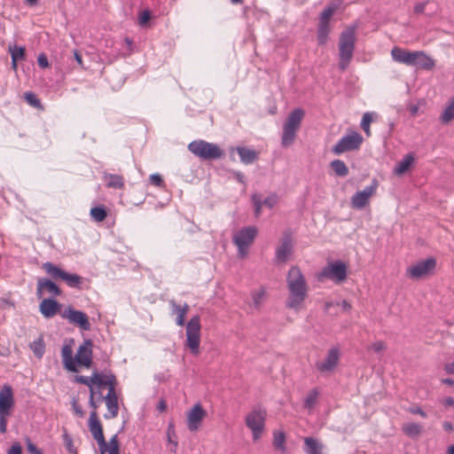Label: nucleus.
Wrapping results in <instances>:
<instances>
[{"label": "nucleus", "instance_id": "obj_10", "mask_svg": "<svg viewBox=\"0 0 454 454\" xmlns=\"http://www.w3.org/2000/svg\"><path fill=\"white\" fill-rule=\"evenodd\" d=\"M200 317L193 316L186 325V346L193 355L200 354Z\"/></svg>", "mask_w": 454, "mask_h": 454}, {"label": "nucleus", "instance_id": "obj_19", "mask_svg": "<svg viewBox=\"0 0 454 454\" xmlns=\"http://www.w3.org/2000/svg\"><path fill=\"white\" fill-rule=\"evenodd\" d=\"M206 417V411L200 403L195 404L187 414V427L190 431H197Z\"/></svg>", "mask_w": 454, "mask_h": 454}, {"label": "nucleus", "instance_id": "obj_20", "mask_svg": "<svg viewBox=\"0 0 454 454\" xmlns=\"http://www.w3.org/2000/svg\"><path fill=\"white\" fill-rule=\"evenodd\" d=\"M339 358V349L337 348H332L328 350L325 360L317 364V368L320 372H333L338 364Z\"/></svg>", "mask_w": 454, "mask_h": 454}, {"label": "nucleus", "instance_id": "obj_3", "mask_svg": "<svg viewBox=\"0 0 454 454\" xmlns=\"http://www.w3.org/2000/svg\"><path fill=\"white\" fill-rule=\"evenodd\" d=\"M356 26H351L340 33L339 42V67L341 71H345L348 68L353 58L356 43Z\"/></svg>", "mask_w": 454, "mask_h": 454}, {"label": "nucleus", "instance_id": "obj_18", "mask_svg": "<svg viewBox=\"0 0 454 454\" xmlns=\"http://www.w3.org/2000/svg\"><path fill=\"white\" fill-rule=\"evenodd\" d=\"M110 375L113 373H102L98 372H93L90 377L79 375L75 377V381L83 385H86L90 388V392L96 390L95 386L98 387H104L106 380L110 379Z\"/></svg>", "mask_w": 454, "mask_h": 454}, {"label": "nucleus", "instance_id": "obj_26", "mask_svg": "<svg viewBox=\"0 0 454 454\" xmlns=\"http://www.w3.org/2000/svg\"><path fill=\"white\" fill-rule=\"evenodd\" d=\"M304 451L306 454H325L324 444L313 437L304 438Z\"/></svg>", "mask_w": 454, "mask_h": 454}, {"label": "nucleus", "instance_id": "obj_34", "mask_svg": "<svg viewBox=\"0 0 454 454\" xmlns=\"http://www.w3.org/2000/svg\"><path fill=\"white\" fill-rule=\"evenodd\" d=\"M319 395L320 393L317 388H313L312 390H310L304 400V408L311 411L317 403Z\"/></svg>", "mask_w": 454, "mask_h": 454}, {"label": "nucleus", "instance_id": "obj_7", "mask_svg": "<svg viewBox=\"0 0 454 454\" xmlns=\"http://www.w3.org/2000/svg\"><path fill=\"white\" fill-rule=\"evenodd\" d=\"M266 415V410L257 406L246 416L245 423L252 431L254 441H257L261 438L265 427Z\"/></svg>", "mask_w": 454, "mask_h": 454}, {"label": "nucleus", "instance_id": "obj_57", "mask_svg": "<svg viewBox=\"0 0 454 454\" xmlns=\"http://www.w3.org/2000/svg\"><path fill=\"white\" fill-rule=\"evenodd\" d=\"M409 411L412 414L420 415L423 418L427 417L426 412L419 406L411 407L409 409Z\"/></svg>", "mask_w": 454, "mask_h": 454}, {"label": "nucleus", "instance_id": "obj_43", "mask_svg": "<svg viewBox=\"0 0 454 454\" xmlns=\"http://www.w3.org/2000/svg\"><path fill=\"white\" fill-rule=\"evenodd\" d=\"M63 441L69 454H77V450L74 445L72 436L66 430L63 434Z\"/></svg>", "mask_w": 454, "mask_h": 454}, {"label": "nucleus", "instance_id": "obj_55", "mask_svg": "<svg viewBox=\"0 0 454 454\" xmlns=\"http://www.w3.org/2000/svg\"><path fill=\"white\" fill-rule=\"evenodd\" d=\"M428 0L426 2L419 3L414 6V12L417 14L423 13L426 8V5L427 4Z\"/></svg>", "mask_w": 454, "mask_h": 454}, {"label": "nucleus", "instance_id": "obj_31", "mask_svg": "<svg viewBox=\"0 0 454 454\" xmlns=\"http://www.w3.org/2000/svg\"><path fill=\"white\" fill-rule=\"evenodd\" d=\"M273 446L282 453L286 452V435L284 432L275 431L273 433Z\"/></svg>", "mask_w": 454, "mask_h": 454}, {"label": "nucleus", "instance_id": "obj_17", "mask_svg": "<svg viewBox=\"0 0 454 454\" xmlns=\"http://www.w3.org/2000/svg\"><path fill=\"white\" fill-rule=\"evenodd\" d=\"M378 182L373 180L372 184L364 190L356 192L351 198V207L355 209H362L368 203L370 198L376 193Z\"/></svg>", "mask_w": 454, "mask_h": 454}, {"label": "nucleus", "instance_id": "obj_5", "mask_svg": "<svg viewBox=\"0 0 454 454\" xmlns=\"http://www.w3.org/2000/svg\"><path fill=\"white\" fill-rule=\"evenodd\" d=\"M188 150L196 157L204 160H217L224 154L217 145L201 139L191 142L188 145Z\"/></svg>", "mask_w": 454, "mask_h": 454}, {"label": "nucleus", "instance_id": "obj_45", "mask_svg": "<svg viewBox=\"0 0 454 454\" xmlns=\"http://www.w3.org/2000/svg\"><path fill=\"white\" fill-rule=\"evenodd\" d=\"M372 121V113H365L363 115L362 121H361V128L365 132L367 136H370V124Z\"/></svg>", "mask_w": 454, "mask_h": 454}, {"label": "nucleus", "instance_id": "obj_40", "mask_svg": "<svg viewBox=\"0 0 454 454\" xmlns=\"http://www.w3.org/2000/svg\"><path fill=\"white\" fill-rule=\"evenodd\" d=\"M25 48L18 47L17 45H10L9 52L11 54L12 59L14 61L23 60L25 59Z\"/></svg>", "mask_w": 454, "mask_h": 454}, {"label": "nucleus", "instance_id": "obj_59", "mask_svg": "<svg viewBox=\"0 0 454 454\" xmlns=\"http://www.w3.org/2000/svg\"><path fill=\"white\" fill-rule=\"evenodd\" d=\"M408 109L411 116H416L419 110V105H410Z\"/></svg>", "mask_w": 454, "mask_h": 454}, {"label": "nucleus", "instance_id": "obj_24", "mask_svg": "<svg viewBox=\"0 0 454 454\" xmlns=\"http://www.w3.org/2000/svg\"><path fill=\"white\" fill-rule=\"evenodd\" d=\"M293 245L290 235H285L280 246L276 250V259L278 262H285L292 254Z\"/></svg>", "mask_w": 454, "mask_h": 454}, {"label": "nucleus", "instance_id": "obj_9", "mask_svg": "<svg viewBox=\"0 0 454 454\" xmlns=\"http://www.w3.org/2000/svg\"><path fill=\"white\" fill-rule=\"evenodd\" d=\"M257 235V228L255 226H247L240 229L233 236V243L238 247V254L243 258L247 254L249 247L253 244Z\"/></svg>", "mask_w": 454, "mask_h": 454}, {"label": "nucleus", "instance_id": "obj_62", "mask_svg": "<svg viewBox=\"0 0 454 454\" xmlns=\"http://www.w3.org/2000/svg\"><path fill=\"white\" fill-rule=\"evenodd\" d=\"M444 369L448 373L454 374V363L446 364Z\"/></svg>", "mask_w": 454, "mask_h": 454}, {"label": "nucleus", "instance_id": "obj_47", "mask_svg": "<svg viewBox=\"0 0 454 454\" xmlns=\"http://www.w3.org/2000/svg\"><path fill=\"white\" fill-rule=\"evenodd\" d=\"M252 202H253L254 207V214L256 216H259V215L261 214L262 207L261 197L257 194H254L252 196Z\"/></svg>", "mask_w": 454, "mask_h": 454}, {"label": "nucleus", "instance_id": "obj_56", "mask_svg": "<svg viewBox=\"0 0 454 454\" xmlns=\"http://www.w3.org/2000/svg\"><path fill=\"white\" fill-rule=\"evenodd\" d=\"M37 62H38V65L43 68L49 67V62H48L47 57L44 54L39 55L38 59H37Z\"/></svg>", "mask_w": 454, "mask_h": 454}, {"label": "nucleus", "instance_id": "obj_64", "mask_svg": "<svg viewBox=\"0 0 454 454\" xmlns=\"http://www.w3.org/2000/svg\"><path fill=\"white\" fill-rule=\"evenodd\" d=\"M442 382L446 385L454 386V380L450 378L442 380Z\"/></svg>", "mask_w": 454, "mask_h": 454}, {"label": "nucleus", "instance_id": "obj_51", "mask_svg": "<svg viewBox=\"0 0 454 454\" xmlns=\"http://www.w3.org/2000/svg\"><path fill=\"white\" fill-rule=\"evenodd\" d=\"M96 393V390H92L90 393L89 404L93 409L92 411H97V409L98 407V403L95 398Z\"/></svg>", "mask_w": 454, "mask_h": 454}, {"label": "nucleus", "instance_id": "obj_36", "mask_svg": "<svg viewBox=\"0 0 454 454\" xmlns=\"http://www.w3.org/2000/svg\"><path fill=\"white\" fill-rule=\"evenodd\" d=\"M169 304L172 308V314H176V323L179 326L184 325L185 314L184 310H181V306L177 305L174 300L169 301Z\"/></svg>", "mask_w": 454, "mask_h": 454}, {"label": "nucleus", "instance_id": "obj_30", "mask_svg": "<svg viewBox=\"0 0 454 454\" xmlns=\"http://www.w3.org/2000/svg\"><path fill=\"white\" fill-rule=\"evenodd\" d=\"M442 123L446 124L454 120V97L451 98L440 116Z\"/></svg>", "mask_w": 454, "mask_h": 454}, {"label": "nucleus", "instance_id": "obj_50", "mask_svg": "<svg viewBox=\"0 0 454 454\" xmlns=\"http://www.w3.org/2000/svg\"><path fill=\"white\" fill-rule=\"evenodd\" d=\"M278 202V197L276 195H271L267 197L264 200H262L263 206L268 207L269 208H272Z\"/></svg>", "mask_w": 454, "mask_h": 454}, {"label": "nucleus", "instance_id": "obj_44", "mask_svg": "<svg viewBox=\"0 0 454 454\" xmlns=\"http://www.w3.org/2000/svg\"><path fill=\"white\" fill-rule=\"evenodd\" d=\"M265 297V289L263 287L259 288L252 293V300L256 308H259L262 303Z\"/></svg>", "mask_w": 454, "mask_h": 454}, {"label": "nucleus", "instance_id": "obj_61", "mask_svg": "<svg viewBox=\"0 0 454 454\" xmlns=\"http://www.w3.org/2000/svg\"><path fill=\"white\" fill-rule=\"evenodd\" d=\"M74 59L77 61L78 65L80 67H83V61L82 59V55L77 51H74Z\"/></svg>", "mask_w": 454, "mask_h": 454}, {"label": "nucleus", "instance_id": "obj_28", "mask_svg": "<svg viewBox=\"0 0 454 454\" xmlns=\"http://www.w3.org/2000/svg\"><path fill=\"white\" fill-rule=\"evenodd\" d=\"M236 151L242 163L246 165L252 164L258 158V154L254 150L247 147L238 146Z\"/></svg>", "mask_w": 454, "mask_h": 454}, {"label": "nucleus", "instance_id": "obj_48", "mask_svg": "<svg viewBox=\"0 0 454 454\" xmlns=\"http://www.w3.org/2000/svg\"><path fill=\"white\" fill-rule=\"evenodd\" d=\"M150 184L156 186V187H163L164 181L160 175L159 174H152L149 177Z\"/></svg>", "mask_w": 454, "mask_h": 454}, {"label": "nucleus", "instance_id": "obj_46", "mask_svg": "<svg viewBox=\"0 0 454 454\" xmlns=\"http://www.w3.org/2000/svg\"><path fill=\"white\" fill-rule=\"evenodd\" d=\"M106 451L120 452V446L117 434L113 435L109 440V442L107 443Z\"/></svg>", "mask_w": 454, "mask_h": 454}, {"label": "nucleus", "instance_id": "obj_13", "mask_svg": "<svg viewBox=\"0 0 454 454\" xmlns=\"http://www.w3.org/2000/svg\"><path fill=\"white\" fill-rule=\"evenodd\" d=\"M436 267V260L429 257L418 262L407 269V276L412 279H421L434 273Z\"/></svg>", "mask_w": 454, "mask_h": 454}, {"label": "nucleus", "instance_id": "obj_15", "mask_svg": "<svg viewBox=\"0 0 454 454\" xmlns=\"http://www.w3.org/2000/svg\"><path fill=\"white\" fill-rule=\"evenodd\" d=\"M88 426L93 438L98 442L100 454H106L107 450V442L105 439L103 427L98 418L97 411L90 412Z\"/></svg>", "mask_w": 454, "mask_h": 454}, {"label": "nucleus", "instance_id": "obj_27", "mask_svg": "<svg viewBox=\"0 0 454 454\" xmlns=\"http://www.w3.org/2000/svg\"><path fill=\"white\" fill-rule=\"evenodd\" d=\"M415 157L413 153L406 154L395 167L393 172L396 176H402L406 173L414 164Z\"/></svg>", "mask_w": 454, "mask_h": 454}, {"label": "nucleus", "instance_id": "obj_21", "mask_svg": "<svg viewBox=\"0 0 454 454\" xmlns=\"http://www.w3.org/2000/svg\"><path fill=\"white\" fill-rule=\"evenodd\" d=\"M45 293L51 294L54 296H59L61 294V290L51 279L39 278L37 281L36 295L41 298Z\"/></svg>", "mask_w": 454, "mask_h": 454}, {"label": "nucleus", "instance_id": "obj_49", "mask_svg": "<svg viewBox=\"0 0 454 454\" xmlns=\"http://www.w3.org/2000/svg\"><path fill=\"white\" fill-rule=\"evenodd\" d=\"M27 449L30 454H43L42 450H39L29 438L26 439Z\"/></svg>", "mask_w": 454, "mask_h": 454}, {"label": "nucleus", "instance_id": "obj_23", "mask_svg": "<svg viewBox=\"0 0 454 454\" xmlns=\"http://www.w3.org/2000/svg\"><path fill=\"white\" fill-rule=\"evenodd\" d=\"M61 305L52 298L43 299L40 305L39 310L45 318H51L60 311Z\"/></svg>", "mask_w": 454, "mask_h": 454}, {"label": "nucleus", "instance_id": "obj_22", "mask_svg": "<svg viewBox=\"0 0 454 454\" xmlns=\"http://www.w3.org/2000/svg\"><path fill=\"white\" fill-rule=\"evenodd\" d=\"M391 57L394 61L407 66H413L415 51H410L400 47H394L391 50Z\"/></svg>", "mask_w": 454, "mask_h": 454}, {"label": "nucleus", "instance_id": "obj_25", "mask_svg": "<svg viewBox=\"0 0 454 454\" xmlns=\"http://www.w3.org/2000/svg\"><path fill=\"white\" fill-rule=\"evenodd\" d=\"M414 67L425 70H432L435 67V61L423 51H416Z\"/></svg>", "mask_w": 454, "mask_h": 454}, {"label": "nucleus", "instance_id": "obj_41", "mask_svg": "<svg viewBox=\"0 0 454 454\" xmlns=\"http://www.w3.org/2000/svg\"><path fill=\"white\" fill-rule=\"evenodd\" d=\"M24 98L31 106L40 110L43 108L40 99L36 97V95L34 92H25Z\"/></svg>", "mask_w": 454, "mask_h": 454}, {"label": "nucleus", "instance_id": "obj_12", "mask_svg": "<svg viewBox=\"0 0 454 454\" xmlns=\"http://www.w3.org/2000/svg\"><path fill=\"white\" fill-rule=\"evenodd\" d=\"M347 278V266L340 261L329 263L317 275V280L323 282L325 279H331L336 283L344 281Z\"/></svg>", "mask_w": 454, "mask_h": 454}, {"label": "nucleus", "instance_id": "obj_4", "mask_svg": "<svg viewBox=\"0 0 454 454\" xmlns=\"http://www.w3.org/2000/svg\"><path fill=\"white\" fill-rule=\"evenodd\" d=\"M304 114L305 113L301 108H296L289 114L283 125V134L281 137L283 146L287 147L294 143L296 132L301 126Z\"/></svg>", "mask_w": 454, "mask_h": 454}, {"label": "nucleus", "instance_id": "obj_53", "mask_svg": "<svg viewBox=\"0 0 454 454\" xmlns=\"http://www.w3.org/2000/svg\"><path fill=\"white\" fill-rule=\"evenodd\" d=\"M7 454H22V448L19 442H14L8 450Z\"/></svg>", "mask_w": 454, "mask_h": 454}, {"label": "nucleus", "instance_id": "obj_39", "mask_svg": "<svg viewBox=\"0 0 454 454\" xmlns=\"http://www.w3.org/2000/svg\"><path fill=\"white\" fill-rule=\"evenodd\" d=\"M30 348L32 349V351L34 352V354L36 357L41 358L43 356L44 351H45V346H44L43 339L39 338V339L34 340L30 344Z\"/></svg>", "mask_w": 454, "mask_h": 454}, {"label": "nucleus", "instance_id": "obj_60", "mask_svg": "<svg viewBox=\"0 0 454 454\" xmlns=\"http://www.w3.org/2000/svg\"><path fill=\"white\" fill-rule=\"evenodd\" d=\"M124 43L127 45L129 52H132L133 51V41L129 37H125Z\"/></svg>", "mask_w": 454, "mask_h": 454}, {"label": "nucleus", "instance_id": "obj_63", "mask_svg": "<svg viewBox=\"0 0 454 454\" xmlns=\"http://www.w3.org/2000/svg\"><path fill=\"white\" fill-rule=\"evenodd\" d=\"M442 427H443V429L447 432H451L453 431V425L451 422L450 421H445L443 422L442 424Z\"/></svg>", "mask_w": 454, "mask_h": 454}, {"label": "nucleus", "instance_id": "obj_37", "mask_svg": "<svg viewBox=\"0 0 454 454\" xmlns=\"http://www.w3.org/2000/svg\"><path fill=\"white\" fill-rule=\"evenodd\" d=\"M330 25L328 23H320L317 30V40L319 44H325L328 39Z\"/></svg>", "mask_w": 454, "mask_h": 454}, {"label": "nucleus", "instance_id": "obj_14", "mask_svg": "<svg viewBox=\"0 0 454 454\" xmlns=\"http://www.w3.org/2000/svg\"><path fill=\"white\" fill-rule=\"evenodd\" d=\"M362 142L363 137L356 131H352L342 137L333 147L332 151L334 154L340 155L345 152L358 149Z\"/></svg>", "mask_w": 454, "mask_h": 454}, {"label": "nucleus", "instance_id": "obj_38", "mask_svg": "<svg viewBox=\"0 0 454 454\" xmlns=\"http://www.w3.org/2000/svg\"><path fill=\"white\" fill-rule=\"evenodd\" d=\"M403 432L410 437H416L422 432V427L417 423H408L403 426Z\"/></svg>", "mask_w": 454, "mask_h": 454}, {"label": "nucleus", "instance_id": "obj_52", "mask_svg": "<svg viewBox=\"0 0 454 454\" xmlns=\"http://www.w3.org/2000/svg\"><path fill=\"white\" fill-rule=\"evenodd\" d=\"M371 348L376 353H379L386 349V345L383 341L378 340L372 344Z\"/></svg>", "mask_w": 454, "mask_h": 454}, {"label": "nucleus", "instance_id": "obj_35", "mask_svg": "<svg viewBox=\"0 0 454 454\" xmlns=\"http://www.w3.org/2000/svg\"><path fill=\"white\" fill-rule=\"evenodd\" d=\"M332 169L334 171L336 176H346L348 174V168L344 163V161L340 160H334L330 164Z\"/></svg>", "mask_w": 454, "mask_h": 454}, {"label": "nucleus", "instance_id": "obj_58", "mask_svg": "<svg viewBox=\"0 0 454 454\" xmlns=\"http://www.w3.org/2000/svg\"><path fill=\"white\" fill-rule=\"evenodd\" d=\"M72 406H73V409L74 411V412L79 416V417H83L84 415V412L82 409V407L78 404V403L74 400L73 403H72Z\"/></svg>", "mask_w": 454, "mask_h": 454}, {"label": "nucleus", "instance_id": "obj_2", "mask_svg": "<svg viewBox=\"0 0 454 454\" xmlns=\"http://www.w3.org/2000/svg\"><path fill=\"white\" fill-rule=\"evenodd\" d=\"M61 356L64 367L69 372H76L77 365L90 368L92 364V340H85L78 348L74 357L71 346L64 345Z\"/></svg>", "mask_w": 454, "mask_h": 454}, {"label": "nucleus", "instance_id": "obj_54", "mask_svg": "<svg viewBox=\"0 0 454 454\" xmlns=\"http://www.w3.org/2000/svg\"><path fill=\"white\" fill-rule=\"evenodd\" d=\"M150 19H151V15H150L149 11H144L141 12V14L139 16V24L141 26H143L145 23H147Z\"/></svg>", "mask_w": 454, "mask_h": 454}, {"label": "nucleus", "instance_id": "obj_1", "mask_svg": "<svg viewBox=\"0 0 454 454\" xmlns=\"http://www.w3.org/2000/svg\"><path fill=\"white\" fill-rule=\"evenodd\" d=\"M286 285L289 291V297L286 306L298 311L307 297L308 286L303 274L297 266H293L286 277Z\"/></svg>", "mask_w": 454, "mask_h": 454}, {"label": "nucleus", "instance_id": "obj_29", "mask_svg": "<svg viewBox=\"0 0 454 454\" xmlns=\"http://www.w3.org/2000/svg\"><path fill=\"white\" fill-rule=\"evenodd\" d=\"M104 177L106 181L107 187L114 189H121L124 187L123 177L120 175L106 174Z\"/></svg>", "mask_w": 454, "mask_h": 454}, {"label": "nucleus", "instance_id": "obj_16", "mask_svg": "<svg viewBox=\"0 0 454 454\" xmlns=\"http://www.w3.org/2000/svg\"><path fill=\"white\" fill-rule=\"evenodd\" d=\"M61 317L67 319L70 324L79 327L82 331H90L91 328L89 317L86 313L67 307L61 312Z\"/></svg>", "mask_w": 454, "mask_h": 454}, {"label": "nucleus", "instance_id": "obj_11", "mask_svg": "<svg viewBox=\"0 0 454 454\" xmlns=\"http://www.w3.org/2000/svg\"><path fill=\"white\" fill-rule=\"evenodd\" d=\"M105 383V387H108V393L103 397V400L106 403L108 413H106L104 418L106 419H114L118 416L119 412L118 396L115 390L117 384L115 375H110V379L106 380Z\"/></svg>", "mask_w": 454, "mask_h": 454}, {"label": "nucleus", "instance_id": "obj_32", "mask_svg": "<svg viewBox=\"0 0 454 454\" xmlns=\"http://www.w3.org/2000/svg\"><path fill=\"white\" fill-rule=\"evenodd\" d=\"M340 3H331L322 12L320 15V23H328L330 21V19L333 15V13L337 11L339 8Z\"/></svg>", "mask_w": 454, "mask_h": 454}, {"label": "nucleus", "instance_id": "obj_42", "mask_svg": "<svg viewBox=\"0 0 454 454\" xmlns=\"http://www.w3.org/2000/svg\"><path fill=\"white\" fill-rule=\"evenodd\" d=\"M91 217L97 222H102L107 216V212L104 207H95L90 209Z\"/></svg>", "mask_w": 454, "mask_h": 454}, {"label": "nucleus", "instance_id": "obj_8", "mask_svg": "<svg viewBox=\"0 0 454 454\" xmlns=\"http://www.w3.org/2000/svg\"><path fill=\"white\" fill-rule=\"evenodd\" d=\"M43 269L52 278L56 280L62 279L65 281L69 287L80 289L83 283V278L81 276L68 273L50 262H44L43 264Z\"/></svg>", "mask_w": 454, "mask_h": 454}, {"label": "nucleus", "instance_id": "obj_33", "mask_svg": "<svg viewBox=\"0 0 454 454\" xmlns=\"http://www.w3.org/2000/svg\"><path fill=\"white\" fill-rule=\"evenodd\" d=\"M166 434H167L168 442L170 445V451L176 452L178 443L176 441V430H175V426L172 422H170L168 425Z\"/></svg>", "mask_w": 454, "mask_h": 454}, {"label": "nucleus", "instance_id": "obj_6", "mask_svg": "<svg viewBox=\"0 0 454 454\" xmlns=\"http://www.w3.org/2000/svg\"><path fill=\"white\" fill-rule=\"evenodd\" d=\"M14 406L13 391L11 386L4 385L0 390V432L7 431L8 418L12 415Z\"/></svg>", "mask_w": 454, "mask_h": 454}]
</instances>
